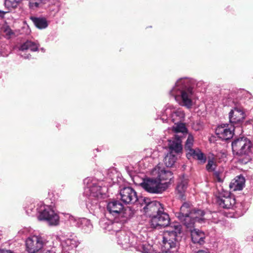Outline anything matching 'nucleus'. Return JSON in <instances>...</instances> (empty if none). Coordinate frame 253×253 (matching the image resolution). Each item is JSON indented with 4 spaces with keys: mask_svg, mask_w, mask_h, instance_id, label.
Here are the masks:
<instances>
[{
    "mask_svg": "<svg viewBox=\"0 0 253 253\" xmlns=\"http://www.w3.org/2000/svg\"><path fill=\"white\" fill-rule=\"evenodd\" d=\"M33 206H31V208L30 209H27L26 210V212L28 214H31V212L32 211V210L33 209Z\"/></svg>",
    "mask_w": 253,
    "mask_h": 253,
    "instance_id": "37998d69",
    "label": "nucleus"
},
{
    "mask_svg": "<svg viewBox=\"0 0 253 253\" xmlns=\"http://www.w3.org/2000/svg\"><path fill=\"white\" fill-rule=\"evenodd\" d=\"M217 203L221 208L230 209L235 204V199L228 192H225L217 198Z\"/></svg>",
    "mask_w": 253,
    "mask_h": 253,
    "instance_id": "6ab92c4d",
    "label": "nucleus"
},
{
    "mask_svg": "<svg viewBox=\"0 0 253 253\" xmlns=\"http://www.w3.org/2000/svg\"><path fill=\"white\" fill-rule=\"evenodd\" d=\"M214 175L218 181L221 182L222 181V176L220 172L215 171L214 172Z\"/></svg>",
    "mask_w": 253,
    "mask_h": 253,
    "instance_id": "a19ab883",
    "label": "nucleus"
},
{
    "mask_svg": "<svg viewBox=\"0 0 253 253\" xmlns=\"http://www.w3.org/2000/svg\"><path fill=\"white\" fill-rule=\"evenodd\" d=\"M1 32L5 34V36L7 39L9 38L10 36L13 34L12 30L7 25H4L1 27Z\"/></svg>",
    "mask_w": 253,
    "mask_h": 253,
    "instance_id": "e433bc0d",
    "label": "nucleus"
},
{
    "mask_svg": "<svg viewBox=\"0 0 253 253\" xmlns=\"http://www.w3.org/2000/svg\"><path fill=\"white\" fill-rule=\"evenodd\" d=\"M145 159L146 161L147 159L151 158L155 159L159 156V153L157 150H153L151 148L146 149L144 150Z\"/></svg>",
    "mask_w": 253,
    "mask_h": 253,
    "instance_id": "7c9ffc66",
    "label": "nucleus"
},
{
    "mask_svg": "<svg viewBox=\"0 0 253 253\" xmlns=\"http://www.w3.org/2000/svg\"><path fill=\"white\" fill-rule=\"evenodd\" d=\"M22 0H5V10H0V17H3L5 14L12 9L16 8Z\"/></svg>",
    "mask_w": 253,
    "mask_h": 253,
    "instance_id": "4be33fe9",
    "label": "nucleus"
},
{
    "mask_svg": "<svg viewBox=\"0 0 253 253\" xmlns=\"http://www.w3.org/2000/svg\"><path fill=\"white\" fill-rule=\"evenodd\" d=\"M196 253H209L207 251H205L200 250V251H198L197 252H196Z\"/></svg>",
    "mask_w": 253,
    "mask_h": 253,
    "instance_id": "c03bdc74",
    "label": "nucleus"
},
{
    "mask_svg": "<svg viewBox=\"0 0 253 253\" xmlns=\"http://www.w3.org/2000/svg\"><path fill=\"white\" fill-rule=\"evenodd\" d=\"M45 244V240L41 236H31L26 241V251L28 253H40Z\"/></svg>",
    "mask_w": 253,
    "mask_h": 253,
    "instance_id": "9b49d317",
    "label": "nucleus"
},
{
    "mask_svg": "<svg viewBox=\"0 0 253 253\" xmlns=\"http://www.w3.org/2000/svg\"><path fill=\"white\" fill-rule=\"evenodd\" d=\"M39 47V44L36 42L27 41L19 47V55L25 59H28L30 56L29 53H27V51L30 50L32 51H37Z\"/></svg>",
    "mask_w": 253,
    "mask_h": 253,
    "instance_id": "a211bd4d",
    "label": "nucleus"
},
{
    "mask_svg": "<svg viewBox=\"0 0 253 253\" xmlns=\"http://www.w3.org/2000/svg\"><path fill=\"white\" fill-rule=\"evenodd\" d=\"M186 157L189 159H194L205 163L206 157L199 148H193L186 152Z\"/></svg>",
    "mask_w": 253,
    "mask_h": 253,
    "instance_id": "aec40b11",
    "label": "nucleus"
},
{
    "mask_svg": "<svg viewBox=\"0 0 253 253\" xmlns=\"http://www.w3.org/2000/svg\"><path fill=\"white\" fill-rule=\"evenodd\" d=\"M184 117L185 113L181 109L176 108L171 105L168 104L162 112L160 119L163 122L169 119L174 124H177L182 122Z\"/></svg>",
    "mask_w": 253,
    "mask_h": 253,
    "instance_id": "1a4fd4ad",
    "label": "nucleus"
},
{
    "mask_svg": "<svg viewBox=\"0 0 253 253\" xmlns=\"http://www.w3.org/2000/svg\"><path fill=\"white\" fill-rule=\"evenodd\" d=\"M116 227L115 226L114 228L112 227L109 230H113L117 232L116 236L118 244L124 249H126L130 247H134L136 250L140 252L138 250V247L146 242L138 241L137 238L131 233H127L125 231H118L116 229Z\"/></svg>",
    "mask_w": 253,
    "mask_h": 253,
    "instance_id": "423d86ee",
    "label": "nucleus"
},
{
    "mask_svg": "<svg viewBox=\"0 0 253 253\" xmlns=\"http://www.w3.org/2000/svg\"><path fill=\"white\" fill-rule=\"evenodd\" d=\"M39 220L46 221L50 226H56L59 223V216L52 207L45 205H41L38 209Z\"/></svg>",
    "mask_w": 253,
    "mask_h": 253,
    "instance_id": "0eeeda50",
    "label": "nucleus"
},
{
    "mask_svg": "<svg viewBox=\"0 0 253 253\" xmlns=\"http://www.w3.org/2000/svg\"><path fill=\"white\" fill-rule=\"evenodd\" d=\"M190 214H191V217L194 219L195 222H198L202 223L205 221L206 218L204 217L205 213L202 210H193Z\"/></svg>",
    "mask_w": 253,
    "mask_h": 253,
    "instance_id": "a878e982",
    "label": "nucleus"
},
{
    "mask_svg": "<svg viewBox=\"0 0 253 253\" xmlns=\"http://www.w3.org/2000/svg\"><path fill=\"white\" fill-rule=\"evenodd\" d=\"M239 104H235L233 109H232L229 113V118L231 126L236 127L240 126L246 118V114L243 108L244 106Z\"/></svg>",
    "mask_w": 253,
    "mask_h": 253,
    "instance_id": "ddd939ff",
    "label": "nucleus"
},
{
    "mask_svg": "<svg viewBox=\"0 0 253 253\" xmlns=\"http://www.w3.org/2000/svg\"><path fill=\"white\" fill-rule=\"evenodd\" d=\"M216 162L213 159L208 160V164L206 166V169L209 171L214 170L216 168Z\"/></svg>",
    "mask_w": 253,
    "mask_h": 253,
    "instance_id": "c9c22d12",
    "label": "nucleus"
},
{
    "mask_svg": "<svg viewBox=\"0 0 253 253\" xmlns=\"http://www.w3.org/2000/svg\"><path fill=\"white\" fill-rule=\"evenodd\" d=\"M161 211L152 216L150 222L152 227L160 228L169 224L170 218L169 214L164 211V208Z\"/></svg>",
    "mask_w": 253,
    "mask_h": 253,
    "instance_id": "4468645a",
    "label": "nucleus"
},
{
    "mask_svg": "<svg viewBox=\"0 0 253 253\" xmlns=\"http://www.w3.org/2000/svg\"><path fill=\"white\" fill-rule=\"evenodd\" d=\"M141 186L147 192L153 193H161L169 186L168 182H162L156 178H147L144 179L140 183Z\"/></svg>",
    "mask_w": 253,
    "mask_h": 253,
    "instance_id": "6e6552de",
    "label": "nucleus"
},
{
    "mask_svg": "<svg viewBox=\"0 0 253 253\" xmlns=\"http://www.w3.org/2000/svg\"><path fill=\"white\" fill-rule=\"evenodd\" d=\"M169 152L165 156L164 163L168 167H172L176 160L175 154L182 150L181 140L179 136H176L174 140H169Z\"/></svg>",
    "mask_w": 253,
    "mask_h": 253,
    "instance_id": "9d476101",
    "label": "nucleus"
},
{
    "mask_svg": "<svg viewBox=\"0 0 253 253\" xmlns=\"http://www.w3.org/2000/svg\"><path fill=\"white\" fill-rule=\"evenodd\" d=\"M31 19L35 25L39 29H44L48 26L47 21L44 18L32 17Z\"/></svg>",
    "mask_w": 253,
    "mask_h": 253,
    "instance_id": "c85d7f7f",
    "label": "nucleus"
},
{
    "mask_svg": "<svg viewBox=\"0 0 253 253\" xmlns=\"http://www.w3.org/2000/svg\"><path fill=\"white\" fill-rule=\"evenodd\" d=\"M0 253H14L10 250H0Z\"/></svg>",
    "mask_w": 253,
    "mask_h": 253,
    "instance_id": "79ce46f5",
    "label": "nucleus"
},
{
    "mask_svg": "<svg viewBox=\"0 0 253 253\" xmlns=\"http://www.w3.org/2000/svg\"><path fill=\"white\" fill-rule=\"evenodd\" d=\"M78 222H80V226L84 227V229L86 230L87 232L90 231L92 228L90 221L87 218H82L78 220Z\"/></svg>",
    "mask_w": 253,
    "mask_h": 253,
    "instance_id": "2f4dec72",
    "label": "nucleus"
},
{
    "mask_svg": "<svg viewBox=\"0 0 253 253\" xmlns=\"http://www.w3.org/2000/svg\"><path fill=\"white\" fill-rule=\"evenodd\" d=\"M236 127L231 126L229 127V125L224 124L218 126L216 130L215 133L219 138L223 140H228L231 138L233 135V131Z\"/></svg>",
    "mask_w": 253,
    "mask_h": 253,
    "instance_id": "f3484780",
    "label": "nucleus"
},
{
    "mask_svg": "<svg viewBox=\"0 0 253 253\" xmlns=\"http://www.w3.org/2000/svg\"><path fill=\"white\" fill-rule=\"evenodd\" d=\"M11 52V49L8 45L3 44L1 46L0 54L2 56H7Z\"/></svg>",
    "mask_w": 253,
    "mask_h": 253,
    "instance_id": "f704fd0d",
    "label": "nucleus"
},
{
    "mask_svg": "<svg viewBox=\"0 0 253 253\" xmlns=\"http://www.w3.org/2000/svg\"><path fill=\"white\" fill-rule=\"evenodd\" d=\"M49 0H30L29 6L31 9H35L41 7Z\"/></svg>",
    "mask_w": 253,
    "mask_h": 253,
    "instance_id": "c756f323",
    "label": "nucleus"
},
{
    "mask_svg": "<svg viewBox=\"0 0 253 253\" xmlns=\"http://www.w3.org/2000/svg\"><path fill=\"white\" fill-rule=\"evenodd\" d=\"M40 253H55V250L54 248H43Z\"/></svg>",
    "mask_w": 253,
    "mask_h": 253,
    "instance_id": "ea45409f",
    "label": "nucleus"
},
{
    "mask_svg": "<svg viewBox=\"0 0 253 253\" xmlns=\"http://www.w3.org/2000/svg\"><path fill=\"white\" fill-rule=\"evenodd\" d=\"M84 182L85 185L84 194L88 197L86 207L88 209L94 211L99 206L98 199L105 196L106 188H101L97 180L92 177L85 178Z\"/></svg>",
    "mask_w": 253,
    "mask_h": 253,
    "instance_id": "7ed1b4c3",
    "label": "nucleus"
},
{
    "mask_svg": "<svg viewBox=\"0 0 253 253\" xmlns=\"http://www.w3.org/2000/svg\"><path fill=\"white\" fill-rule=\"evenodd\" d=\"M245 184V177L240 175L237 176L232 180L229 187L232 191L241 190L244 187Z\"/></svg>",
    "mask_w": 253,
    "mask_h": 253,
    "instance_id": "412c9836",
    "label": "nucleus"
},
{
    "mask_svg": "<svg viewBox=\"0 0 253 253\" xmlns=\"http://www.w3.org/2000/svg\"><path fill=\"white\" fill-rule=\"evenodd\" d=\"M194 137L191 134H189L185 144V150L186 152L193 148Z\"/></svg>",
    "mask_w": 253,
    "mask_h": 253,
    "instance_id": "72a5a7b5",
    "label": "nucleus"
},
{
    "mask_svg": "<svg viewBox=\"0 0 253 253\" xmlns=\"http://www.w3.org/2000/svg\"><path fill=\"white\" fill-rule=\"evenodd\" d=\"M232 148L234 154L246 156V161L243 162V163L246 164L251 160L253 143L250 139L242 137L234 140L232 143Z\"/></svg>",
    "mask_w": 253,
    "mask_h": 253,
    "instance_id": "20e7f679",
    "label": "nucleus"
},
{
    "mask_svg": "<svg viewBox=\"0 0 253 253\" xmlns=\"http://www.w3.org/2000/svg\"><path fill=\"white\" fill-rule=\"evenodd\" d=\"M178 218L187 228L193 227L195 223L194 219L191 217V214L185 216L183 215V217H178Z\"/></svg>",
    "mask_w": 253,
    "mask_h": 253,
    "instance_id": "cd10ccee",
    "label": "nucleus"
},
{
    "mask_svg": "<svg viewBox=\"0 0 253 253\" xmlns=\"http://www.w3.org/2000/svg\"><path fill=\"white\" fill-rule=\"evenodd\" d=\"M153 176H156L158 180L164 182L163 181L170 180L172 177V173L169 170H167L163 167L162 165L158 164L151 171Z\"/></svg>",
    "mask_w": 253,
    "mask_h": 253,
    "instance_id": "dca6fc26",
    "label": "nucleus"
},
{
    "mask_svg": "<svg viewBox=\"0 0 253 253\" xmlns=\"http://www.w3.org/2000/svg\"><path fill=\"white\" fill-rule=\"evenodd\" d=\"M173 130L175 132H182L184 133L187 131V129L184 125L181 122L177 123V124H174V126H173Z\"/></svg>",
    "mask_w": 253,
    "mask_h": 253,
    "instance_id": "473e14b6",
    "label": "nucleus"
},
{
    "mask_svg": "<svg viewBox=\"0 0 253 253\" xmlns=\"http://www.w3.org/2000/svg\"><path fill=\"white\" fill-rule=\"evenodd\" d=\"M81 218H78L73 216L70 215L69 217V220L70 221L71 223L72 224L73 226L80 227V223L78 222V220H80Z\"/></svg>",
    "mask_w": 253,
    "mask_h": 253,
    "instance_id": "58836bf2",
    "label": "nucleus"
},
{
    "mask_svg": "<svg viewBox=\"0 0 253 253\" xmlns=\"http://www.w3.org/2000/svg\"><path fill=\"white\" fill-rule=\"evenodd\" d=\"M120 196L121 201L126 204H134L138 200L136 191L130 187L121 189Z\"/></svg>",
    "mask_w": 253,
    "mask_h": 253,
    "instance_id": "2eb2a0df",
    "label": "nucleus"
},
{
    "mask_svg": "<svg viewBox=\"0 0 253 253\" xmlns=\"http://www.w3.org/2000/svg\"><path fill=\"white\" fill-rule=\"evenodd\" d=\"M193 80L182 78L178 79L169 91V94L181 106L190 109L195 104L196 95Z\"/></svg>",
    "mask_w": 253,
    "mask_h": 253,
    "instance_id": "f03ea898",
    "label": "nucleus"
},
{
    "mask_svg": "<svg viewBox=\"0 0 253 253\" xmlns=\"http://www.w3.org/2000/svg\"><path fill=\"white\" fill-rule=\"evenodd\" d=\"M188 181L186 179L183 178L178 182L176 187V191L180 198H183L184 193L187 188Z\"/></svg>",
    "mask_w": 253,
    "mask_h": 253,
    "instance_id": "bb28decb",
    "label": "nucleus"
},
{
    "mask_svg": "<svg viewBox=\"0 0 253 253\" xmlns=\"http://www.w3.org/2000/svg\"><path fill=\"white\" fill-rule=\"evenodd\" d=\"M141 204L143 206V212L151 218L157 212H161V210L164 208L162 205L156 201H151L150 199L146 197H141Z\"/></svg>",
    "mask_w": 253,
    "mask_h": 253,
    "instance_id": "f8f14e48",
    "label": "nucleus"
},
{
    "mask_svg": "<svg viewBox=\"0 0 253 253\" xmlns=\"http://www.w3.org/2000/svg\"><path fill=\"white\" fill-rule=\"evenodd\" d=\"M181 231V226L179 223L170 224L164 233L161 253H158L155 248L148 243L139 246L138 250L142 253H176L178 249V235Z\"/></svg>",
    "mask_w": 253,
    "mask_h": 253,
    "instance_id": "f257e3e1",
    "label": "nucleus"
},
{
    "mask_svg": "<svg viewBox=\"0 0 253 253\" xmlns=\"http://www.w3.org/2000/svg\"><path fill=\"white\" fill-rule=\"evenodd\" d=\"M246 97L248 99L246 101H244V103L245 104V106H247L249 107H251L253 106V98L251 96V94L249 93H247V95Z\"/></svg>",
    "mask_w": 253,
    "mask_h": 253,
    "instance_id": "4c0bfd02",
    "label": "nucleus"
},
{
    "mask_svg": "<svg viewBox=\"0 0 253 253\" xmlns=\"http://www.w3.org/2000/svg\"><path fill=\"white\" fill-rule=\"evenodd\" d=\"M191 204L188 202L184 203L181 206L180 211L176 213V216L183 217V215H187L192 212Z\"/></svg>",
    "mask_w": 253,
    "mask_h": 253,
    "instance_id": "393cba45",
    "label": "nucleus"
},
{
    "mask_svg": "<svg viewBox=\"0 0 253 253\" xmlns=\"http://www.w3.org/2000/svg\"><path fill=\"white\" fill-rule=\"evenodd\" d=\"M123 208V205L118 201H113L108 204L107 210L109 212L113 215H118L115 217L113 222L108 225V230H110L112 227L114 228L115 226H118V225H119V228H121L122 224L125 223L129 218L126 215V212H122Z\"/></svg>",
    "mask_w": 253,
    "mask_h": 253,
    "instance_id": "39448f33",
    "label": "nucleus"
},
{
    "mask_svg": "<svg viewBox=\"0 0 253 253\" xmlns=\"http://www.w3.org/2000/svg\"><path fill=\"white\" fill-rule=\"evenodd\" d=\"M79 242L76 238H67L61 242V245L64 251L67 252L77 247Z\"/></svg>",
    "mask_w": 253,
    "mask_h": 253,
    "instance_id": "5701e85b",
    "label": "nucleus"
},
{
    "mask_svg": "<svg viewBox=\"0 0 253 253\" xmlns=\"http://www.w3.org/2000/svg\"><path fill=\"white\" fill-rule=\"evenodd\" d=\"M191 238L194 243L201 245L205 242V234L203 232L198 229H194L191 231Z\"/></svg>",
    "mask_w": 253,
    "mask_h": 253,
    "instance_id": "b1692460",
    "label": "nucleus"
}]
</instances>
